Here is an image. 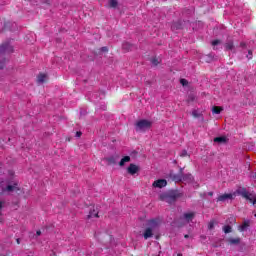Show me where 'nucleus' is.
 Masks as SVG:
<instances>
[{"label":"nucleus","mask_w":256,"mask_h":256,"mask_svg":"<svg viewBox=\"0 0 256 256\" xmlns=\"http://www.w3.org/2000/svg\"><path fill=\"white\" fill-rule=\"evenodd\" d=\"M153 122L151 120H138L135 124V130L140 132L148 131L150 127H152Z\"/></svg>","instance_id":"f257e3e1"},{"label":"nucleus","mask_w":256,"mask_h":256,"mask_svg":"<svg viewBox=\"0 0 256 256\" xmlns=\"http://www.w3.org/2000/svg\"><path fill=\"white\" fill-rule=\"evenodd\" d=\"M237 194L241 195L247 201H250L251 204L256 205V197L253 193L247 191L246 188H239L237 189Z\"/></svg>","instance_id":"f03ea898"},{"label":"nucleus","mask_w":256,"mask_h":256,"mask_svg":"<svg viewBox=\"0 0 256 256\" xmlns=\"http://www.w3.org/2000/svg\"><path fill=\"white\" fill-rule=\"evenodd\" d=\"M2 191L3 193H17L21 191V188L19 187V182L15 181L13 184H9L6 188H3Z\"/></svg>","instance_id":"7ed1b4c3"},{"label":"nucleus","mask_w":256,"mask_h":256,"mask_svg":"<svg viewBox=\"0 0 256 256\" xmlns=\"http://www.w3.org/2000/svg\"><path fill=\"white\" fill-rule=\"evenodd\" d=\"M237 195H239L237 193V190L233 193H229V194H222L217 198V201H221V202H225V201H233V199H235L237 197Z\"/></svg>","instance_id":"20e7f679"},{"label":"nucleus","mask_w":256,"mask_h":256,"mask_svg":"<svg viewBox=\"0 0 256 256\" xmlns=\"http://www.w3.org/2000/svg\"><path fill=\"white\" fill-rule=\"evenodd\" d=\"M148 228L157 229L161 225V220L159 218L150 219L147 222Z\"/></svg>","instance_id":"39448f33"},{"label":"nucleus","mask_w":256,"mask_h":256,"mask_svg":"<svg viewBox=\"0 0 256 256\" xmlns=\"http://www.w3.org/2000/svg\"><path fill=\"white\" fill-rule=\"evenodd\" d=\"M87 219H99V210L97 207L92 206L90 208L89 214L87 215Z\"/></svg>","instance_id":"423d86ee"},{"label":"nucleus","mask_w":256,"mask_h":256,"mask_svg":"<svg viewBox=\"0 0 256 256\" xmlns=\"http://www.w3.org/2000/svg\"><path fill=\"white\" fill-rule=\"evenodd\" d=\"M152 187H154L155 189H163V187H167V180L158 179L153 182Z\"/></svg>","instance_id":"0eeeda50"},{"label":"nucleus","mask_w":256,"mask_h":256,"mask_svg":"<svg viewBox=\"0 0 256 256\" xmlns=\"http://www.w3.org/2000/svg\"><path fill=\"white\" fill-rule=\"evenodd\" d=\"M140 170L141 168L138 165L130 164L129 167L127 168V173H129V175H135L139 173Z\"/></svg>","instance_id":"6e6552de"},{"label":"nucleus","mask_w":256,"mask_h":256,"mask_svg":"<svg viewBox=\"0 0 256 256\" xmlns=\"http://www.w3.org/2000/svg\"><path fill=\"white\" fill-rule=\"evenodd\" d=\"M193 219H195L194 212H188L183 214L182 221H184V223H191Z\"/></svg>","instance_id":"1a4fd4ad"},{"label":"nucleus","mask_w":256,"mask_h":256,"mask_svg":"<svg viewBox=\"0 0 256 256\" xmlns=\"http://www.w3.org/2000/svg\"><path fill=\"white\" fill-rule=\"evenodd\" d=\"M0 53H13V46L9 44H3L0 46Z\"/></svg>","instance_id":"9d476101"},{"label":"nucleus","mask_w":256,"mask_h":256,"mask_svg":"<svg viewBox=\"0 0 256 256\" xmlns=\"http://www.w3.org/2000/svg\"><path fill=\"white\" fill-rule=\"evenodd\" d=\"M144 239H150V237H153V230L151 228H146L143 234Z\"/></svg>","instance_id":"9b49d317"},{"label":"nucleus","mask_w":256,"mask_h":256,"mask_svg":"<svg viewBox=\"0 0 256 256\" xmlns=\"http://www.w3.org/2000/svg\"><path fill=\"white\" fill-rule=\"evenodd\" d=\"M45 81H47V74H39L37 76V83H45Z\"/></svg>","instance_id":"f8f14e48"},{"label":"nucleus","mask_w":256,"mask_h":256,"mask_svg":"<svg viewBox=\"0 0 256 256\" xmlns=\"http://www.w3.org/2000/svg\"><path fill=\"white\" fill-rule=\"evenodd\" d=\"M226 51H233L235 49V45H233V41H228L225 44Z\"/></svg>","instance_id":"ddd939ff"},{"label":"nucleus","mask_w":256,"mask_h":256,"mask_svg":"<svg viewBox=\"0 0 256 256\" xmlns=\"http://www.w3.org/2000/svg\"><path fill=\"white\" fill-rule=\"evenodd\" d=\"M228 243H230V245H239L241 243V239H239V238H229Z\"/></svg>","instance_id":"4468645a"},{"label":"nucleus","mask_w":256,"mask_h":256,"mask_svg":"<svg viewBox=\"0 0 256 256\" xmlns=\"http://www.w3.org/2000/svg\"><path fill=\"white\" fill-rule=\"evenodd\" d=\"M221 111H223V107H221V106H214L212 108V113L214 115H219L221 113Z\"/></svg>","instance_id":"2eb2a0df"},{"label":"nucleus","mask_w":256,"mask_h":256,"mask_svg":"<svg viewBox=\"0 0 256 256\" xmlns=\"http://www.w3.org/2000/svg\"><path fill=\"white\" fill-rule=\"evenodd\" d=\"M108 5L112 9H115L119 5V0H108Z\"/></svg>","instance_id":"dca6fc26"},{"label":"nucleus","mask_w":256,"mask_h":256,"mask_svg":"<svg viewBox=\"0 0 256 256\" xmlns=\"http://www.w3.org/2000/svg\"><path fill=\"white\" fill-rule=\"evenodd\" d=\"M131 161V157L125 156L124 158L121 159L119 165L120 167H123L126 163H129Z\"/></svg>","instance_id":"f3484780"},{"label":"nucleus","mask_w":256,"mask_h":256,"mask_svg":"<svg viewBox=\"0 0 256 256\" xmlns=\"http://www.w3.org/2000/svg\"><path fill=\"white\" fill-rule=\"evenodd\" d=\"M182 181H186V183H191V181H193V175L186 174L185 176H182Z\"/></svg>","instance_id":"a211bd4d"},{"label":"nucleus","mask_w":256,"mask_h":256,"mask_svg":"<svg viewBox=\"0 0 256 256\" xmlns=\"http://www.w3.org/2000/svg\"><path fill=\"white\" fill-rule=\"evenodd\" d=\"M122 49H123L124 51H131V49H133V45H131V44L128 43V42H125V43H123V45H122Z\"/></svg>","instance_id":"6ab92c4d"},{"label":"nucleus","mask_w":256,"mask_h":256,"mask_svg":"<svg viewBox=\"0 0 256 256\" xmlns=\"http://www.w3.org/2000/svg\"><path fill=\"white\" fill-rule=\"evenodd\" d=\"M227 139L225 137H216L214 138V143H225Z\"/></svg>","instance_id":"aec40b11"},{"label":"nucleus","mask_w":256,"mask_h":256,"mask_svg":"<svg viewBox=\"0 0 256 256\" xmlns=\"http://www.w3.org/2000/svg\"><path fill=\"white\" fill-rule=\"evenodd\" d=\"M106 161L109 163V165H114L115 158L114 157H109V158H106Z\"/></svg>","instance_id":"412c9836"},{"label":"nucleus","mask_w":256,"mask_h":256,"mask_svg":"<svg viewBox=\"0 0 256 256\" xmlns=\"http://www.w3.org/2000/svg\"><path fill=\"white\" fill-rule=\"evenodd\" d=\"M173 179L176 181V183H179V181H183V176L175 175Z\"/></svg>","instance_id":"4be33fe9"},{"label":"nucleus","mask_w":256,"mask_h":256,"mask_svg":"<svg viewBox=\"0 0 256 256\" xmlns=\"http://www.w3.org/2000/svg\"><path fill=\"white\" fill-rule=\"evenodd\" d=\"M223 231H224V233H231V226H229V225L224 226Z\"/></svg>","instance_id":"5701e85b"},{"label":"nucleus","mask_w":256,"mask_h":256,"mask_svg":"<svg viewBox=\"0 0 256 256\" xmlns=\"http://www.w3.org/2000/svg\"><path fill=\"white\" fill-rule=\"evenodd\" d=\"M247 227H249V224L248 223H244L243 225H241L239 227V231H244L245 229H247Z\"/></svg>","instance_id":"b1692460"},{"label":"nucleus","mask_w":256,"mask_h":256,"mask_svg":"<svg viewBox=\"0 0 256 256\" xmlns=\"http://www.w3.org/2000/svg\"><path fill=\"white\" fill-rule=\"evenodd\" d=\"M215 228V222L214 221H211V222H209V224H208V229H214Z\"/></svg>","instance_id":"393cba45"},{"label":"nucleus","mask_w":256,"mask_h":256,"mask_svg":"<svg viewBox=\"0 0 256 256\" xmlns=\"http://www.w3.org/2000/svg\"><path fill=\"white\" fill-rule=\"evenodd\" d=\"M187 150H182L180 153V157H187Z\"/></svg>","instance_id":"a878e982"},{"label":"nucleus","mask_w":256,"mask_h":256,"mask_svg":"<svg viewBox=\"0 0 256 256\" xmlns=\"http://www.w3.org/2000/svg\"><path fill=\"white\" fill-rule=\"evenodd\" d=\"M192 115H193V117H200L201 114H199V112L197 110H194L192 112Z\"/></svg>","instance_id":"bb28decb"},{"label":"nucleus","mask_w":256,"mask_h":256,"mask_svg":"<svg viewBox=\"0 0 256 256\" xmlns=\"http://www.w3.org/2000/svg\"><path fill=\"white\" fill-rule=\"evenodd\" d=\"M219 43H221V41H219V40L212 41L213 47H215L216 45H219Z\"/></svg>","instance_id":"cd10ccee"},{"label":"nucleus","mask_w":256,"mask_h":256,"mask_svg":"<svg viewBox=\"0 0 256 256\" xmlns=\"http://www.w3.org/2000/svg\"><path fill=\"white\" fill-rule=\"evenodd\" d=\"M247 58L248 59H253V52H251V50H249Z\"/></svg>","instance_id":"c85d7f7f"},{"label":"nucleus","mask_w":256,"mask_h":256,"mask_svg":"<svg viewBox=\"0 0 256 256\" xmlns=\"http://www.w3.org/2000/svg\"><path fill=\"white\" fill-rule=\"evenodd\" d=\"M180 83H181V85H183V87H185V85H187L188 82L185 79H181Z\"/></svg>","instance_id":"c756f323"},{"label":"nucleus","mask_w":256,"mask_h":256,"mask_svg":"<svg viewBox=\"0 0 256 256\" xmlns=\"http://www.w3.org/2000/svg\"><path fill=\"white\" fill-rule=\"evenodd\" d=\"M101 51H103L104 53H107V51H109V49L107 47H102Z\"/></svg>","instance_id":"7c9ffc66"},{"label":"nucleus","mask_w":256,"mask_h":256,"mask_svg":"<svg viewBox=\"0 0 256 256\" xmlns=\"http://www.w3.org/2000/svg\"><path fill=\"white\" fill-rule=\"evenodd\" d=\"M83 135L80 131L76 132V137H81Z\"/></svg>","instance_id":"2f4dec72"},{"label":"nucleus","mask_w":256,"mask_h":256,"mask_svg":"<svg viewBox=\"0 0 256 256\" xmlns=\"http://www.w3.org/2000/svg\"><path fill=\"white\" fill-rule=\"evenodd\" d=\"M2 209H3V202H0V215H1Z\"/></svg>","instance_id":"473e14b6"},{"label":"nucleus","mask_w":256,"mask_h":256,"mask_svg":"<svg viewBox=\"0 0 256 256\" xmlns=\"http://www.w3.org/2000/svg\"><path fill=\"white\" fill-rule=\"evenodd\" d=\"M184 237H185V239H189V235H187V234Z\"/></svg>","instance_id":"72a5a7b5"},{"label":"nucleus","mask_w":256,"mask_h":256,"mask_svg":"<svg viewBox=\"0 0 256 256\" xmlns=\"http://www.w3.org/2000/svg\"><path fill=\"white\" fill-rule=\"evenodd\" d=\"M37 235H41V231H37Z\"/></svg>","instance_id":"f704fd0d"},{"label":"nucleus","mask_w":256,"mask_h":256,"mask_svg":"<svg viewBox=\"0 0 256 256\" xmlns=\"http://www.w3.org/2000/svg\"><path fill=\"white\" fill-rule=\"evenodd\" d=\"M209 195H210V196H213V192H210Z\"/></svg>","instance_id":"c9c22d12"},{"label":"nucleus","mask_w":256,"mask_h":256,"mask_svg":"<svg viewBox=\"0 0 256 256\" xmlns=\"http://www.w3.org/2000/svg\"><path fill=\"white\" fill-rule=\"evenodd\" d=\"M0 69H3V66L0 65Z\"/></svg>","instance_id":"e433bc0d"},{"label":"nucleus","mask_w":256,"mask_h":256,"mask_svg":"<svg viewBox=\"0 0 256 256\" xmlns=\"http://www.w3.org/2000/svg\"><path fill=\"white\" fill-rule=\"evenodd\" d=\"M178 256H183V254H178Z\"/></svg>","instance_id":"4c0bfd02"},{"label":"nucleus","mask_w":256,"mask_h":256,"mask_svg":"<svg viewBox=\"0 0 256 256\" xmlns=\"http://www.w3.org/2000/svg\"><path fill=\"white\" fill-rule=\"evenodd\" d=\"M17 243H19V239H17Z\"/></svg>","instance_id":"58836bf2"},{"label":"nucleus","mask_w":256,"mask_h":256,"mask_svg":"<svg viewBox=\"0 0 256 256\" xmlns=\"http://www.w3.org/2000/svg\"><path fill=\"white\" fill-rule=\"evenodd\" d=\"M11 175H13V172H11Z\"/></svg>","instance_id":"ea45409f"},{"label":"nucleus","mask_w":256,"mask_h":256,"mask_svg":"<svg viewBox=\"0 0 256 256\" xmlns=\"http://www.w3.org/2000/svg\"><path fill=\"white\" fill-rule=\"evenodd\" d=\"M254 217H256V214H254Z\"/></svg>","instance_id":"a19ab883"}]
</instances>
